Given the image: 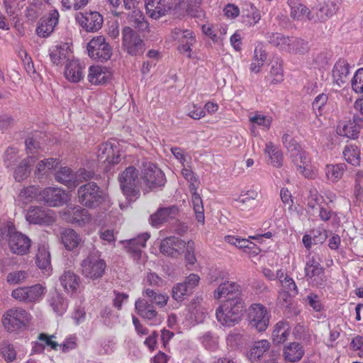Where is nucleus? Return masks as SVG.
Instances as JSON below:
<instances>
[{"label": "nucleus", "mask_w": 363, "mask_h": 363, "mask_svg": "<svg viewBox=\"0 0 363 363\" xmlns=\"http://www.w3.org/2000/svg\"><path fill=\"white\" fill-rule=\"evenodd\" d=\"M6 239L8 240L9 247L13 254L25 255L29 252L31 246L30 239L17 231L11 223L0 228V240Z\"/></svg>", "instance_id": "1"}, {"label": "nucleus", "mask_w": 363, "mask_h": 363, "mask_svg": "<svg viewBox=\"0 0 363 363\" xmlns=\"http://www.w3.org/2000/svg\"><path fill=\"white\" fill-rule=\"evenodd\" d=\"M244 307L242 298H228L216 310V318L223 325L232 326L240 320Z\"/></svg>", "instance_id": "2"}, {"label": "nucleus", "mask_w": 363, "mask_h": 363, "mask_svg": "<svg viewBox=\"0 0 363 363\" xmlns=\"http://www.w3.org/2000/svg\"><path fill=\"white\" fill-rule=\"evenodd\" d=\"M79 202L90 208H94L105 201L106 193L94 182H88L77 189Z\"/></svg>", "instance_id": "3"}, {"label": "nucleus", "mask_w": 363, "mask_h": 363, "mask_svg": "<svg viewBox=\"0 0 363 363\" xmlns=\"http://www.w3.org/2000/svg\"><path fill=\"white\" fill-rule=\"evenodd\" d=\"M118 181L123 194L132 199L140 195V179L138 171L133 166H130L118 176Z\"/></svg>", "instance_id": "4"}, {"label": "nucleus", "mask_w": 363, "mask_h": 363, "mask_svg": "<svg viewBox=\"0 0 363 363\" xmlns=\"http://www.w3.org/2000/svg\"><path fill=\"white\" fill-rule=\"evenodd\" d=\"M106 268V262L96 255L90 254L81 262L82 274L86 279L96 280L103 277Z\"/></svg>", "instance_id": "5"}, {"label": "nucleus", "mask_w": 363, "mask_h": 363, "mask_svg": "<svg viewBox=\"0 0 363 363\" xmlns=\"http://www.w3.org/2000/svg\"><path fill=\"white\" fill-rule=\"evenodd\" d=\"M271 317L270 311L260 303L252 304L248 310V320L252 328L258 332L267 330Z\"/></svg>", "instance_id": "6"}, {"label": "nucleus", "mask_w": 363, "mask_h": 363, "mask_svg": "<svg viewBox=\"0 0 363 363\" xmlns=\"http://www.w3.org/2000/svg\"><path fill=\"white\" fill-rule=\"evenodd\" d=\"M30 320V314L22 308H13L4 314L2 323L8 331H15L25 327Z\"/></svg>", "instance_id": "7"}, {"label": "nucleus", "mask_w": 363, "mask_h": 363, "mask_svg": "<svg viewBox=\"0 0 363 363\" xmlns=\"http://www.w3.org/2000/svg\"><path fill=\"white\" fill-rule=\"evenodd\" d=\"M141 178L150 190L164 186L166 181L162 171L150 162H143Z\"/></svg>", "instance_id": "8"}, {"label": "nucleus", "mask_w": 363, "mask_h": 363, "mask_svg": "<svg viewBox=\"0 0 363 363\" xmlns=\"http://www.w3.org/2000/svg\"><path fill=\"white\" fill-rule=\"evenodd\" d=\"M89 56L95 60L106 62L112 55V49L102 35L93 38L87 45Z\"/></svg>", "instance_id": "9"}, {"label": "nucleus", "mask_w": 363, "mask_h": 363, "mask_svg": "<svg viewBox=\"0 0 363 363\" xmlns=\"http://www.w3.org/2000/svg\"><path fill=\"white\" fill-rule=\"evenodd\" d=\"M122 45L127 52L132 56L142 55L145 50L143 40L129 26L123 28Z\"/></svg>", "instance_id": "10"}, {"label": "nucleus", "mask_w": 363, "mask_h": 363, "mask_svg": "<svg viewBox=\"0 0 363 363\" xmlns=\"http://www.w3.org/2000/svg\"><path fill=\"white\" fill-rule=\"evenodd\" d=\"M69 199V194L66 191L59 187L52 186L42 189L39 197V201H43L50 207L62 206Z\"/></svg>", "instance_id": "11"}, {"label": "nucleus", "mask_w": 363, "mask_h": 363, "mask_svg": "<svg viewBox=\"0 0 363 363\" xmlns=\"http://www.w3.org/2000/svg\"><path fill=\"white\" fill-rule=\"evenodd\" d=\"M199 281L200 277L197 274H189L183 282L178 283L172 287V298L179 302L187 298L193 294Z\"/></svg>", "instance_id": "12"}, {"label": "nucleus", "mask_w": 363, "mask_h": 363, "mask_svg": "<svg viewBox=\"0 0 363 363\" xmlns=\"http://www.w3.org/2000/svg\"><path fill=\"white\" fill-rule=\"evenodd\" d=\"M305 277L308 281L314 285L322 287L326 281V277L323 267L320 265V260L314 256L308 257L305 268Z\"/></svg>", "instance_id": "13"}, {"label": "nucleus", "mask_w": 363, "mask_h": 363, "mask_svg": "<svg viewBox=\"0 0 363 363\" xmlns=\"http://www.w3.org/2000/svg\"><path fill=\"white\" fill-rule=\"evenodd\" d=\"M46 292V288L38 284L29 287H20L13 290L11 296L20 301L35 302L42 298Z\"/></svg>", "instance_id": "14"}, {"label": "nucleus", "mask_w": 363, "mask_h": 363, "mask_svg": "<svg viewBox=\"0 0 363 363\" xmlns=\"http://www.w3.org/2000/svg\"><path fill=\"white\" fill-rule=\"evenodd\" d=\"M179 0H145L147 14L153 19H157L171 10L176 9Z\"/></svg>", "instance_id": "15"}, {"label": "nucleus", "mask_w": 363, "mask_h": 363, "mask_svg": "<svg viewBox=\"0 0 363 363\" xmlns=\"http://www.w3.org/2000/svg\"><path fill=\"white\" fill-rule=\"evenodd\" d=\"M149 238L150 234L145 233L139 235L137 238L123 241L126 252L135 262L140 263L145 259L142 250L146 246V242Z\"/></svg>", "instance_id": "16"}, {"label": "nucleus", "mask_w": 363, "mask_h": 363, "mask_svg": "<svg viewBox=\"0 0 363 363\" xmlns=\"http://www.w3.org/2000/svg\"><path fill=\"white\" fill-rule=\"evenodd\" d=\"M172 37L179 43L178 50L182 53H186L191 57V46L196 43V38L192 30L175 28L172 32Z\"/></svg>", "instance_id": "17"}, {"label": "nucleus", "mask_w": 363, "mask_h": 363, "mask_svg": "<svg viewBox=\"0 0 363 363\" xmlns=\"http://www.w3.org/2000/svg\"><path fill=\"white\" fill-rule=\"evenodd\" d=\"M79 25L87 32H96L104 22L103 16L96 11L80 13L77 17Z\"/></svg>", "instance_id": "18"}, {"label": "nucleus", "mask_w": 363, "mask_h": 363, "mask_svg": "<svg viewBox=\"0 0 363 363\" xmlns=\"http://www.w3.org/2000/svg\"><path fill=\"white\" fill-rule=\"evenodd\" d=\"M186 242L179 238L172 236L163 239L160 250L163 255L175 257L185 251Z\"/></svg>", "instance_id": "19"}, {"label": "nucleus", "mask_w": 363, "mask_h": 363, "mask_svg": "<svg viewBox=\"0 0 363 363\" xmlns=\"http://www.w3.org/2000/svg\"><path fill=\"white\" fill-rule=\"evenodd\" d=\"M99 160L116 164L121 161V155L115 143L111 141L104 143L99 146L97 152Z\"/></svg>", "instance_id": "20"}, {"label": "nucleus", "mask_w": 363, "mask_h": 363, "mask_svg": "<svg viewBox=\"0 0 363 363\" xmlns=\"http://www.w3.org/2000/svg\"><path fill=\"white\" fill-rule=\"evenodd\" d=\"M26 218L29 223L35 225H49L54 220L49 211L41 206H30Z\"/></svg>", "instance_id": "21"}, {"label": "nucleus", "mask_w": 363, "mask_h": 363, "mask_svg": "<svg viewBox=\"0 0 363 363\" xmlns=\"http://www.w3.org/2000/svg\"><path fill=\"white\" fill-rule=\"evenodd\" d=\"M59 13L57 9H52L41 18L40 25L36 28V33L40 37H48L51 34L59 21Z\"/></svg>", "instance_id": "22"}, {"label": "nucleus", "mask_w": 363, "mask_h": 363, "mask_svg": "<svg viewBox=\"0 0 363 363\" xmlns=\"http://www.w3.org/2000/svg\"><path fill=\"white\" fill-rule=\"evenodd\" d=\"M178 214L179 208L177 206L160 208L155 213L151 215L150 223L152 226L159 227L164 223L175 219Z\"/></svg>", "instance_id": "23"}, {"label": "nucleus", "mask_w": 363, "mask_h": 363, "mask_svg": "<svg viewBox=\"0 0 363 363\" xmlns=\"http://www.w3.org/2000/svg\"><path fill=\"white\" fill-rule=\"evenodd\" d=\"M55 179L71 189L76 188L82 182L78 179L77 173L67 167H61L57 171L55 174Z\"/></svg>", "instance_id": "24"}, {"label": "nucleus", "mask_w": 363, "mask_h": 363, "mask_svg": "<svg viewBox=\"0 0 363 363\" xmlns=\"http://www.w3.org/2000/svg\"><path fill=\"white\" fill-rule=\"evenodd\" d=\"M241 298L240 286L234 281H225L220 284L213 292L215 299L221 298Z\"/></svg>", "instance_id": "25"}, {"label": "nucleus", "mask_w": 363, "mask_h": 363, "mask_svg": "<svg viewBox=\"0 0 363 363\" xmlns=\"http://www.w3.org/2000/svg\"><path fill=\"white\" fill-rule=\"evenodd\" d=\"M72 57V53L67 44L56 45L50 50V58L55 65H62L69 62Z\"/></svg>", "instance_id": "26"}, {"label": "nucleus", "mask_w": 363, "mask_h": 363, "mask_svg": "<svg viewBox=\"0 0 363 363\" xmlns=\"http://www.w3.org/2000/svg\"><path fill=\"white\" fill-rule=\"evenodd\" d=\"M305 354L303 346L296 342L288 343L283 348L282 355L287 363L299 362Z\"/></svg>", "instance_id": "27"}, {"label": "nucleus", "mask_w": 363, "mask_h": 363, "mask_svg": "<svg viewBox=\"0 0 363 363\" xmlns=\"http://www.w3.org/2000/svg\"><path fill=\"white\" fill-rule=\"evenodd\" d=\"M350 65L344 59L337 60L333 66L332 70V77L333 82L339 86L347 83L349 79Z\"/></svg>", "instance_id": "28"}, {"label": "nucleus", "mask_w": 363, "mask_h": 363, "mask_svg": "<svg viewBox=\"0 0 363 363\" xmlns=\"http://www.w3.org/2000/svg\"><path fill=\"white\" fill-rule=\"evenodd\" d=\"M60 164L59 160L56 158H46L40 160L34 172L35 177L39 179H46Z\"/></svg>", "instance_id": "29"}, {"label": "nucleus", "mask_w": 363, "mask_h": 363, "mask_svg": "<svg viewBox=\"0 0 363 363\" xmlns=\"http://www.w3.org/2000/svg\"><path fill=\"white\" fill-rule=\"evenodd\" d=\"M287 4L290 8V17L293 20L311 21L313 18L309 9L300 0H287Z\"/></svg>", "instance_id": "30"}, {"label": "nucleus", "mask_w": 363, "mask_h": 363, "mask_svg": "<svg viewBox=\"0 0 363 363\" xmlns=\"http://www.w3.org/2000/svg\"><path fill=\"white\" fill-rule=\"evenodd\" d=\"M83 66L77 60H71L66 64L65 76L66 79L73 83L81 81L84 77Z\"/></svg>", "instance_id": "31"}, {"label": "nucleus", "mask_w": 363, "mask_h": 363, "mask_svg": "<svg viewBox=\"0 0 363 363\" xmlns=\"http://www.w3.org/2000/svg\"><path fill=\"white\" fill-rule=\"evenodd\" d=\"M35 264L38 267L45 272L49 273L51 270V255L48 245L40 244L35 255Z\"/></svg>", "instance_id": "32"}, {"label": "nucleus", "mask_w": 363, "mask_h": 363, "mask_svg": "<svg viewBox=\"0 0 363 363\" xmlns=\"http://www.w3.org/2000/svg\"><path fill=\"white\" fill-rule=\"evenodd\" d=\"M135 309L137 313L144 319L152 320L157 315L155 306L143 298L135 301Z\"/></svg>", "instance_id": "33"}, {"label": "nucleus", "mask_w": 363, "mask_h": 363, "mask_svg": "<svg viewBox=\"0 0 363 363\" xmlns=\"http://www.w3.org/2000/svg\"><path fill=\"white\" fill-rule=\"evenodd\" d=\"M290 158L300 174L305 177H309L311 176V172L310 169L307 168L310 162V158L306 151L301 150L298 152H296L294 156L291 155Z\"/></svg>", "instance_id": "34"}, {"label": "nucleus", "mask_w": 363, "mask_h": 363, "mask_svg": "<svg viewBox=\"0 0 363 363\" xmlns=\"http://www.w3.org/2000/svg\"><path fill=\"white\" fill-rule=\"evenodd\" d=\"M62 243L67 250H73L82 242V238L73 229L67 228L60 234Z\"/></svg>", "instance_id": "35"}, {"label": "nucleus", "mask_w": 363, "mask_h": 363, "mask_svg": "<svg viewBox=\"0 0 363 363\" xmlns=\"http://www.w3.org/2000/svg\"><path fill=\"white\" fill-rule=\"evenodd\" d=\"M60 284L68 294L74 293L79 284V277L71 271H65L60 278Z\"/></svg>", "instance_id": "36"}, {"label": "nucleus", "mask_w": 363, "mask_h": 363, "mask_svg": "<svg viewBox=\"0 0 363 363\" xmlns=\"http://www.w3.org/2000/svg\"><path fill=\"white\" fill-rule=\"evenodd\" d=\"M290 333V326L285 321L278 322L272 334V340L274 344L279 345L284 342Z\"/></svg>", "instance_id": "37"}, {"label": "nucleus", "mask_w": 363, "mask_h": 363, "mask_svg": "<svg viewBox=\"0 0 363 363\" xmlns=\"http://www.w3.org/2000/svg\"><path fill=\"white\" fill-rule=\"evenodd\" d=\"M338 9L339 2L337 0H328L320 6L317 17L319 21H324L333 16Z\"/></svg>", "instance_id": "38"}, {"label": "nucleus", "mask_w": 363, "mask_h": 363, "mask_svg": "<svg viewBox=\"0 0 363 363\" xmlns=\"http://www.w3.org/2000/svg\"><path fill=\"white\" fill-rule=\"evenodd\" d=\"M270 342L267 340H262L255 342L248 352V358L254 362L263 357L269 351Z\"/></svg>", "instance_id": "39"}, {"label": "nucleus", "mask_w": 363, "mask_h": 363, "mask_svg": "<svg viewBox=\"0 0 363 363\" xmlns=\"http://www.w3.org/2000/svg\"><path fill=\"white\" fill-rule=\"evenodd\" d=\"M48 303L53 311L59 315H62L68 306L67 301L57 291L51 294Z\"/></svg>", "instance_id": "40"}, {"label": "nucleus", "mask_w": 363, "mask_h": 363, "mask_svg": "<svg viewBox=\"0 0 363 363\" xmlns=\"http://www.w3.org/2000/svg\"><path fill=\"white\" fill-rule=\"evenodd\" d=\"M257 196V192L254 190L242 192L236 199L237 207L242 211L251 209L255 206V200Z\"/></svg>", "instance_id": "41"}, {"label": "nucleus", "mask_w": 363, "mask_h": 363, "mask_svg": "<svg viewBox=\"0 0 363 363\" xmlns=\"http://www.w3.org/2000/svg\"><path fill=\"white\" fill-rule=\"evenodd\" d=\"M35 162L33 157H27L23 159L15 169L13 177L16 182L26 179L30 172V167Z\"/></svg>", "instance_id": "42"}, {"label": "nucleus", "mask_w": 363, "mask_h": 363, "mask_svg": "<svg viewBox=\"0 0 363 363\" xmlns=\"http://www.w3.org/2000/svg\"><path fill=\"white\" fill-rule=\"evenodd\" d=\"M268 42L281 51L289 52L290 50L291 38L279 33L269 34Z\"/></svg>", "instance_id": "43"}, {"label": "nucleus", "mask_w": 363, "mask_h": 363, "mask_svg": "<svg viewBox=\"0 0 363 363\" xmlns=\"http://www.w3.org/2000/svg\"><path fill=\"white\" fill-rule=\"evenodd\" d=\"M264 152L268 155L269 163L274 167H281L283 165V154L271 142L265 145Z\"/></svg>", "instance_id": "44"}, {"label": "nucleus", "mask_w": 363, "mask_h": 363, "mask_svg": "<svg viewBox=\"0 0 363 363\" xmlns=\"http://www.w3.org/2000/svg\"><path fill=\"white\" fill-rule=\"evenodd\" d=\"M267 54L262 44H258L254 51L253 61L250 65V71L258 73L267 60Z\"/></svg>", "instance_id": "45"}, {"label": "nucleus", "mask_w": 363, "mask_h": 363, "mask_svg": "<svg viewBox=\"0 0 363 363\" xmlns=\"http://www.w3.org/2000/svg\"><path fill=\"white\" fill-rule=\"evenodd\" d=\"M69 221L72 223L84 225L90 220V215L87 210L80 206L74 207L68 213Z\"/></svg>", "instance_id": "46"}, {"label": "nucleus", "mask_w": 363, "mask_h": 363, "mask_svg": "<svg viewBox=\"0 0 363 363\" xmlns=\"http://www.w3.org/2000/svg\"><path fill=\"white\" fill-rule=\"evenodd\" d=\"M342 155L347 162L353 166L359 165L361 151L358 147L353 145H346L342 151Z\"/></svg>", "instance_id": "47"}, {"label": "nucleus", "mask_w": 363, "mask_h": 363, "mask_svg": "<svg viewBox=\"0 0 363 363\" xmlns=\"http://www.w3.org/2000/svg\"><path fill=\"white\" fill-rule=\"evenodd\" d=\"M87 78L93 84H104L107 80L104 68L101 66H91Z\"/></svg>", "instance_id": "48"}, {"label": "nucleus", "mask_w": 363, "mask_h": 363, "mask_svg": "<svg viewBox=\"0 0 363 363\" xmlns=\"http://www.w3.org/2000/svg\"><path fill=\"white\" fill-rule=\"evenodd\" d=\"M268 77L271 84H278L284 80L281 60L277 59L272 62V67Z\"/></svg>", "instance_id": "49"}, {"label": "nucleus", "mask_w": 363, "mask_h": 363, "mask_svg": "<svg viewBox=\"0 0 363 363\" xmlns=\"http://www.w3.org/2000/svg\"><path fill=\"white\" fill-rule=\"evenodd\" d=\"M346 165L340 163L337 164H328L325 168V174L328 179L332 182H337L340 179L345 170Z\"/></svg>", "instance_id": "50"}, {"label": "nucleus", "mask_w": 363, "mask_h": 363, "mask_svg": "<svg viewBox=\"0 0 363 363\" xmlns=\"http://www.w3.org/2000/svg\"><path fill=\"white\" fill-rule=\"evenodd\" d=\"M41 189L36 186H29L23 189L20 194L19 197L25 202L28 203L33 200L39 201L40 194H41Z\"/></svg>", "instance_id": "51"}, {"label": "nucleus", "mask_w": 363, "mask_h": 363, "mask_svg": "<svg viewBox=\"0 0 363 363\" xmlns=\"http://www.w3.org/2000/svg\"><path fill=\"white\" fill-rule=\"evenodd\" d=\"M306 201L308 212H311L319 208L320 206H323L322 203L324 202V198L316 189H313L309 191Z\"/></svg>", "instance_id": "52"}, {"label": "nucleus", "mask_w": 363, "mask_h": 363, "mask_svg": "<svg viewBox=\"0 0 363 363\" xmlns=\"http://www.w3.org/2000/svg\"><path fill=\"white\" fill-rule=\"evenodd\" d=\"M191 201L197 221L203 223L205 220L204 209L203 201L199 194L194 192L192 194Z\"/></svg>", "instance_id": "53"}, {"label": "nucleus", "mask_w": 363, "mask_h": 363, "mask_svg": "<svg viewBox=\"0 0 363 363\" xmlns=\"http://www.w3.org/2000/svg\"><path fill=\"white\" fill-rule=\"evenodd\" d=\"M318 217L320 220L323 222H328L330 220H332L333 224L339 225L340 223V218L337 216V213L323 205L320 206V208H318Z\"/></svg>", "instance_id": "54"}, {"label": "nucleus", "mask_w": 363, "mask_h": 363, "mask_svg": "<svg viewBox=\"0 0 363 363\" xmlns=\"http://www.w3.org/2000/svg\"><path fill=\"white\" fill-rule=\"evenodd\" d=\"M337 133L342 136L355 139L359 135V127L355 123L345 124L342 127H337Z\"/></svg>", "instance_id": "55"}, {"label": "nucleus", "mask_w": 363, "mask_h": 363, "mask_svg": "<svg viewBox=\"0 0 363 363\" xmlns=\"http://www.w3.org/2000/svg\"><path fill=\"white\" fill-rule=\"evenodd\" d=\"M309 50L308 42L300 38H291L289 53L303 55Z\"/></svg>", "instance_id": "56"}, {"label": "nucleus", "mask_w": 363, "mask_h": 363, "mask_svg": "<svg viewBox=\"0 0 363 363\" xmlns=\"http://www.w3.org/2000/svg\"><path fill=\"white\" fill-rule=\"evenodd\" d=\"M18 151L16 148L9 147L4 155V162L6 168L13 167L18 160Z\"/></svg>", "instance_id": "57"}, {"label": "nucleus", "mask_w": 363, "mask_h": 363, "mask_svg": "<svg viewBox=\"0 0 363 363\" xmlns=\"http://www.w3.org/2000/svg\"><path fill=\"white\" fill-rule=\"evenodd\" d=\"M129 20L139 30H143L148 27V23L145 20V16L138 9L133 10V13L129 16Z\"/></svg>", "instance_id": "58"}, {"label": "nucleus", "mask_w": 363, "mask_h": 363, "mask_svg": "<svg viewBox=\"0 0 363 363\" xmlns=\"http://www.w3.org/2000/svg\"><path fill=\"white\" fill-rule=\"evenodd\" d=\"M282 143L284 147L287 149L290 155L289 156L291 155L294 156L296 152H298V151L302 150L299 144L290 135L287 133L283 135Z\"/></svg>", "instance_id": "59"}, {"label": "nucleus", "mask_w": 363, "mask_h": 363, "mask_svg": "<svg viewBox=\"0 0 363 363\" xmlns=\"http://www.w3.org/2000/svg\"><path fill=\"white\" fill-rule=\"evenodd\" d=\"M0 352L5 361L7 362H13L16 357V352L14 347L7 342H4L2 343Z\"/></svg>", "instance_id": "60"}, {"label": "nucleus", "mask_w": 363, "mask_h": 363, "mask_svg": "<svg viewBox=\"0 0 363 363\" xmlns=\"http://www.w3.org/2000/svg\"><path fill=\"white\" fill-rule=\"evenodd\" d=\"M89 0H61L63 9L78 11L87 5Z\"/></svg>", "instance_id": "61"}, {"label": "nucleus", "mask_w": 363, "mask_h": 363, "mask_svg": "<svg viewBox=\"0 0 363 363\" xmlns=\"http://www.w3.org/2000/svg\"><path fill=\"white\" fill-rule=\"evenodd\" d=\"M250 9L247 11L246 13H244L242 16L246 18L244 20L249 26L255 25L260 19V13L259 11L252 5H250Z\"/></svg>", "instance_id": "62"}, {"label": "nucleus", "mask_w": 363, "mask_h": 363, "mask_svg": "<svg viewBox=\"0 0 363 363\" xmlns=\"http://www.w3.org/2000/svg\"><path fill=\"white\" fill-rule=\"evenodd\" d=\"M351 83L352 89L355 92L363 93V68L357 70Z\"/></svg>", "instance_id": "63"}, {"label": "nucleus", "mask_w": 363, "mask_h": 363, "mask_svg": "<svg viewBox=\"0 0 363 363\" xmlns=\"http://www.w3.org/2000/svg\"><path fill=\"white\" fill-rule=\"evenodd\" d=\"M201 342L206 349L214 350L218 345V337L211 332H207L202 337Z\"/></svg>", "instance_id": "64"}]
</instances>
